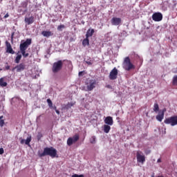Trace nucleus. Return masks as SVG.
Here are the masks:
<instances>
[{
    "label": "nucleus",
    "instance_id": "393cba45",
    "mask_svg": "<svg viewBox=\"0 0 177 177\" xmlns=\"http://www.w3.org/2000/svg\"><path fill=\"white\" fill-rule=\"evenodd\" d=\"M5 125V120H3V116H0V127L2 128Z\"/></svg>",
    "mask_w": 177,
    "mask_h": 177
},
{
    "label": "nucleus",
    "instance_id": "4c0bfd02",
    "mask_svg": "<svg viewBox=\"0 0 177 177\" xmlns=\"http://www.w3.org/2000/svg\"><path fill=\"white\" fill-rule=\"evenodd\" d=\"M150 153H151L150 150L145 151V154L147 155L150 154Z\"/></svg>",
    "mask_w": 177,
    "mask_h": 177
},
{
    "label": "nucleus",
    "instance_id": "f257e3e1",
    "mask_svg": "<svg viewBox=\"0 0 177 177\" xmlns=\"http://www.w3.org/2000/svg\"><path fill=\"white\" fill-rule=\"evenodd\" d=\"M37 155L39 158H42V157H45V156H50L51 158H57V157H59V156H57V150L53 147H45L43 152L38 151Z\"/></svg>",
    "mask_w": 177,
    "mask_h": 177
},
{
    "label": "nucleus",
    "instance_id": "c9c22d12",
    "mask_svg": "<svg viewBox=\"0 0 177 177\" xmlns=\"http://www.w3.org/2000/svg\"><path fill=\"white\" fill-rule=\"evenodd\" d=\"M8 17H9V14H6L5 16H4V19H8Z\"/></svg>",
    "mask_w": 177,
    "mask_h": 177
},
{
    "label": "nucleus",
    "instance_id": "ddd939ff",
    "mask_svg": "<svg viewBox=\"0 0 177 177\" xmlns=\"http://www.w3.org/2000/svg\"><path fill=\"white\" fill-rule=\"evenodd\" d=\"M121 18L113 17L111 20L112 26H120L121 24Z\"/></svg>",
    "mask_w": 177,
    "mask_h": 177
},
{
    "label": "nucleus",
    "instance_id": "b1692460",
    "mask_svg": "<svg viewBox=\"0 0 177 177\" xmlns=\"http://www.w3.org/2000/svg\"><path fill=\"white\" fill-rule=\"evenodd\" d=\"M20 60H21V55H18L15 58V62L19 64L20 63Z\"/></svg>",
    "mask_w": 177,
    "mask_h": 177
},
{
    "label": "nucleus",
    "instance_id": "e433bc0d",
    "mask_svg": "<svg viewBox=\"0 0 177 177\" xmlns=\"http://www.w3.org/2000/svg\"><path fill=\"white\" fill-rule=\"evenodd\" d=\"M13 37H15V32H12L11 35V39L13 40Z\"/></svg>",
    "mask_w": 177,
    "mask_h": 177
},
{
    "label": "nucleus",
    "instance_id": "7ed1b4c3",
    "mask_svg": "<svg viewBox=\"0 0 177 177\" xmlns=\"http://www.w3.org/2000/svg\"><path fill=\"white\" fill-rule=\"evenodd\" d=\"M62 68H63V61L59 60L53 64L52 71L54 74H57L59 71H62Z\"/></svg>",
    "mask_w": 177,
    "mask_h": 177
},
{
    "label": "nucleus",
    "instance_id": "39448f33",
    "mask_svg": "<svg viewBox=\"0 0 177 177\" xmlns=\"http://www.w3.org/2000/svg\"><path fill=\"white\" fill-rule=\"evenodd\" d=\"M136 158H137V162L140 164H145L146 162V156L145 154H143V152L142 151H138L136 152Z\"/></svg>",
    "mask_w": 177,
    "mask_h": 177
},
{
    "label": "nucleus",
    "instance_id": "f3484780",
    "mask_svg": "<svg viewBox=\"0 0 177 177\" xmlns=\"http://www.w3.org/2000/svg\"><path fill=\"white\" fill-rule=\"evenodd\" d=\"M25 23H26V24H28V26H30V24H32V23H34V17L32 16L30 17H26Z\"/></svg>",
    "mask_w": 177,
    "mask_h": 177
},
{
    "label": "nucleus",
    "instance_id": "473e14b6",
    "mask_svg": "<svg viewBox=\"0 0 177 177\" xmlns=\"http://www.w3.org/2000/svg\"><path fill=\"white\" fill-rule=\"evenodd\" d=\"M21 145H24V143H26V140L24 139H21L20 141Z\"/></svg>",
    "mask_w": 177,
    "mask_h": 177
},
{
    "label": "nucleus",
    "instance_id": "aec40b11",
    "mask_svg": "<svg viewBox=\"0 0 177 177\" xmlns=\"http://www.w3.org/2000/svg\"><path fill=\"white\" fill-rule=\"evenodd\" d=\"M0 86H8V83L3 80V77L0 78Z\"/></svg>",
    "mask_w": 177,
    "mask_h": 177
},
{
    "label": "nucleus",
    "instance_id": "9d476101",
    "mask_svg": "<svg viewBox=\"0 0 177 177\" xmlns=\"http://www.w3.org/2000/svg\"><path fill=\"white\" fill-rule=\"evenodd\" d=\"M152 19L153 21H161L162 20V14L160 12H155L152 15Z\"/></svg>",
    "mask_w": 177,
    "mask_h": 177
},
{
    "label": "nucleus",
    "instance_id": "412c9836",
    "mask_svg": "<svg viewBox=\"0 0 177 177\" xmlns=\"http://www.w3.org/2000/svg\"><path fill=\"white\" fill-rule=\"evenodd\" d=\"M82 45H83V46H86L89 45V38L88 37H86L84 39H83Z\"/></svg>",
    "mask_w": 177,
    "mask_h": 177
},
{
    "label": "nucleus",
    "instance_id": "58836bf2",
    "mask_svg": "<svg viewBox=\"0 0 177 177\" xmlns=\"http://www.w3.org/2000/svg\"><path fill=\"white\" fill-rule=\"evenodd\" d=\"M55 113H57V114H60V111H59L57 109L55 110Z\"/></svg>",
    "mask_w": 177,
    "mask_h": 177
},
{
    "label": "nucleus",
    "instance_id": "2f4dec72",
    "mask_svg": "<svg viewBox=\"0 0 177 177\" xmlns=\"http://www.w3.org/2000/svg\"><path fill=\"white\" fill-rule=\"evenodd\" d=\"M72 177H84V174H80V175L73 174L72 175Z\"/></svg>",
    "mask_w": 177,
    "mask_h": 177
},
{
    "label": "nucleus",
    "instance_id": "72a5a7b5",
    "mask_svg": "<svg viewBox=\"0 0 177 177\" xmlns=\"http://www.w3.org/2000/svg\"><path fill=\"white\" fill-rule=\"evenodd\" d=\"M4 151H3V148H0V154H3Z\"/></svg>",
    "mask_w": 177,
    "mask_h": 177
},
{
    "label": "nucleus",
    "instance_id": "4be33fe9",
    "mask_svg": "<svg viewBox=\"0 0 177 177\" xmlns=\"http://www.w3.org/2000/svg\"><path fill=\"white\" fill-rule=\"evenodd\" d=\"M159 110L160 106H158V104L156 102L153 105V111H155V113H158Z\"/></svg>",
    "mask_w": 177,
    "mask_h": 177
},
{
    "label": "nucleus",
    "instance_id": "0eeeda50",
    "mask_svg": "<svg viewBox=\"0 0 177 177\" xmlns=\"http://www.w3.org/2000/svg\"><path fill=\"white\" fill-rule=\"evenodd\" d=\"M80 140V136L78 134H75L73 136V138L70 137L67 140L68 146H73V143H77Z\"/></svg>",
    "mask_w": 177,
    "mask_h": 177
},
{
    "label": "nucleus",
    "instance_id": "f8f14e48",
    "mask_svg": "<svg viewBox=\"0 0 177 177\" xmlns=\"http://www.w3.org/2000/svg\"><path fill=\"white\" fill-rule=\"evenodd\" d=\"M6 53H10L11 55H15V50H13V48H12V45L9 41H6Z\"/></svg>",
    "mask_w": 177,
    "mask_h": 177
},
{
    "label": "nucleus",
    "instance_id": "c85d7f7f",
    "mask_svg": "<svg viewBox=\"0 0 177 177\" xmlns=\"http://www.w3.org/2000/svg\"><path fill=\"white\" fill-rule=\"evenodd\" d=\"M21 53L24 57H28L29 54L28 53H26V50L21 51Z\"/></svg>",
    "mask_w": 177,
    "mask_h": 177
},
{
    "label": "nucleus",
    "instance_id": "6e6552de",
    "mask_svg": "<svg viewBox=\"0 0 177 177\" xmlns=\"http://www.w3.org/2000/svg\"><path fill=\"white\" fill-rule=\"evenodd\" d=\"M15 70H16L17 73H21V71H24V70H26V64H24V63H21L19 65L14 67L12 69V71L15 73Z\"/></svg>",
    "mask_w": 177,
    "mask_h": 177
},
{
    "label": "nucleus",
    "instance_id": "c756f323",
    "mask_svg": "<svg viewBox=\"0 0 177 177\" xmlns=\"http://www.w3.org/2000/svg\"><path fill=\"white\" fill-rule=\"evenodd\" d=\"M62 28H66V26L64 25H59L57 27L58 31H62Z\"/></svg>",
    "mask_w": 177,
    "mask_h": 177
},
{
    "label": "nucleus",
    "instance_id": "6ab92c4d",
    "mask_svg": "<svg viewBox=\"0 0 177 177\" xmlns=\"http://www.w3.org/2000/svg\"><path fill=\"white\" fill-rule=\"evenodd\" d=\"M110 129H111V127L109 124L104 125V132H105V133H109Z\"/></svg>",
    "mask_w": 177,
    "mask_h": 177
},
{
    "label": "nucleus",
    "instance_id": "37998d69",
    "mask_svg": "<svg viewBox=\"0 0 177 177\" xmlns=\"http://www.w3.org/2000/svg\"><path fill=\"white\" fill-rule=\"evenodd\" d=\"M53 109H54L55 111L57 110L56 106H53Z\"/></svg>",
    "mask_w": 177,
    "mask_h": 177
},
{
    "label": "nucleus",
    "instance_id": "bb28decb",
    "mask_svg": "<svg viewBox=\"0 0 177 177\" xmlns=\"http://www.w3.org/2000/svg\"><path fill=\"white\" fill-rule=\"evenodd\" d=\"M31 142V136L28 137L27 139L25 140V145L30 146V142Z\"/></svg>",
    "mask_w": 177,
    "mask_h": 177
},
{
    "label": "nucleus",
    "instance_id": "9b49d317",
    "mask_svg": "<svg viewBox=\"0 0 177 177\" xmlns=\"http://www.w3.org/2000/svg\"><path fill=\"white\" fill-rule=\"evenodd\" d=\"M165 111H167L165 109L162 111H159L158 114L156 117L157 121H159V122H161V121L164 120V115H165Z\"/></svg>",
    "mask_w": 177,
    "mask_h": 177
},
{
    "label": "nucleus",
    "instance_id": "20e7f679",
    "mask_svg": "<svg viewBox=\"0 0 177 177\" xmlns=\"http://www.w3.org/2000/svg\"><path fill=\"white\" fill-rule=\"evenodd\" d=\"M32 42V39H26L25 41L24 40H21L19 46L20 52L27 50L29 45H31Z\"/></svg>",
    "mask_w": 177,
    "mask_h": 177
},
{
    "label": "nucleus",
    "instance_id": "ea45409f",
    "mask_svg": "<svg viewBox=\"0 0 177 177\" xmlns=\"http://www.w3.org/2000/svg\"><path fill=\"white\" fill-rule=\"evenodd\" d=\"M157 162H161V158L158 159Z\"/></svg>",
    "mask_w": 177,
    "mask_h": 177
},
{
    "label": "nucleus",
    "instance_id": "79ce46f5",
    "mask_svg": "<svg viewBox=\"0 0 177 177\" xmlns=\"http://www.w3.org/2000/svg\"><path fill=\"white\" fill-rule=\"evenodd\" d=\"M82 71L79 72V75H82Z\"/></svg>",
    "mask_w": 177,
    "mask_h": 177
},
{
    "label": "nucleus",
    "instance_id": "cd10ccee",
    "mask_svg": "<svg viewBox=\"0 0 177 177\" xmlns=\"http://www.w3.org/2000/svg\"><path fill=\"white\" fill-rule=\"evenodd\" d=\"M173 85H176L177 86V75H174L173 77Z\"/></svg>",
    "mask_w": 177,
    "mask_h": 177
},
{
    "label": "nucleus",
    "instance_id": "a878e982",
    "mask_svg": "<svg viewBox=\"0 0 177 177\" xmlns=\"http://www.w3.org/2000/svg\"><path fill=\"white\" fill-rule=\"evenodd\" d=\"M47 103L50 109H53V103L52 102V100H50V99H47Z\"/></svg>",
    "mask_w": 177,
    "mask_h": 177
},
{
    "label": "nucleus",
    "instance_id": "4468645a",
    "mask_svg": "<svg viewBox=\"0 0 177 177\" xmlns=\"http://www.w3.org/2000/svg\"><path fill=\"white\" fill-rule=\"evenodd\" d=\"M41 35L46 38H49V37H53V32L50 30H44L41 32Z\"/></svg>",
    "mask_w": 177,
    "mask_h": 177
},
{
    "label": "nucleus",
    "instance_id": "f704fd0d",
    "mask_svg": "<svg viewBox=\"0 0 177 177\" xmlns=\"http://www.w3.org/2000/svg\"><path fill=\"white\" fill-rule=\"evenodd\" d=\"M6 70H10V66L9 65L6 66Z\"/></svg>",
    "mask_w": 177,
    "mask_h": 177
},
{
    "label": "nucleus",
    "instance_id": "a19ab883",
    "mask_svg": "<svg viewBox=\"0 0 177 177\" xmlns=\"http://www.w3.org/2000/svg\"><path fill=\"white\" fill-rule=\"evenodd\" d=\"M106 88H111V86L110 85V84H108L107 86H106Z\"/></svg>",
    "mask_w": 177,
    "mask_h": 177
},
{
    "label": "nucleus",
    "instance_id": "dca6fc26",
    "mask_svg": "<svg viewBox=\"0 0 177 177\" xmlns=\"http://www.w3.org/2000/svg\"><path fill=\"white\" fill-rule=\"evenodd\" d=\"M95 85H96V82L91 80L90 82V84L87 86L88 91H93V88H95Z\"/></svg>",
    "mask_w": 177,
    "mask_h": 177
},
{
    "label": "nucleus",
    "instance_id": "7c9ffc66",
    "mask_svg": "<svg viewBox=\"0 0 177 177\" xmlns=\"http://www.w3.org/2000/svg\"><path fill=\"white\" fill-rule=\"evenodd\" d=\"M86 63L88 66H92V64H93L92 61H91V59H88L87 61H86Z\"/></svg>",
    "mask_w": 177,
    "mask_h": 177
},
{
    "label": "nucleus",
    "instance_id": "5701e85b",
    "mask_svg": "<svg viewBox=\"0 0 177 177\" xmlns=\"http://www.w3.org/2000/svg\"><path fill=\"white\" fill-rule=\"evenodd\" d=\"M90 143H91V145H95V143H96V136H91L90 138Z\"/></svg>",
    "mask_w": 177,
    "mask_h": 177
},
{
    "label": "nucleus",
    "instance_id": "1a4fd4ad",
    "mask_svg": "<svg viewBox=\"0 0 177 177\" xmlns=\"http://www.w3.org/2000/svg\"><path fill=\"white\" fill-rule=\"evenodd\" d=\"M118 75V70H117L116 68H114L109 74V79L112 81H114V80H117V77Z\"/></svg>",
    "mask_w": 177,
    "mask_h": 177
},
{
    "label": "nucleus",
    "instance_id": "423d86ee",
    "mask_svg": "<svg viewBox=\"0 0 177 177\" xmlns=\"http://www.w3.org/2000/svg\"><path fill=\"white\" fill-rule=\"evenodd\" d=\"M165 124H170L171 127L177 125V116H171L164 120Z\"/></svg>",
    "mask_w": 177,
    "mask_h": 177
},
{
    "label": "nucleus",
    "instance_id": "2eb2a0df",
    "mask_svg": "<svg viewBox=\"0 0 177 177\" xmlns=\"http://www.w3.org/2000/svg\"><path fill=\"white\" fill-rule=\"evenodd\" d=\"M104 122L107 125H113V118L111 116L106 117L104 120Z\"/></svg>",
    "mask_w": 177,
    "mask_h": 177
},
{
    "label": "nucleus",
    "instance_id": "f03ea898",
    "mask_svg": "<svg viewBox=\"0 0 177 177\" xmlns=\"http://www.w3.org/2000/svg\"><path fill=\"white\" fill-rule=\"evenodd\" d=\"M122 68L126 71H131V70L135 68V66L131 63V59L129 57H126L122 63Z\"/></svg>",
    "mask_w": 177,
    "mask_h": 177
},
{
    "label": "nucleus",
    "instance_id": "a211bd4d",
    "mask_svg": "<svg viewBox=\"0 0 177 177\" xmlns=\"http://www.w3.org/2000/svg\"><path fill=\"white\" fill-rule=\"evenodd\" d=\"M95 34V29H88L86 34V37L89 38V37H92Z\"/></svg>",
    "mask_w": 177,
    "mask_h": 177
}]
</instances>
